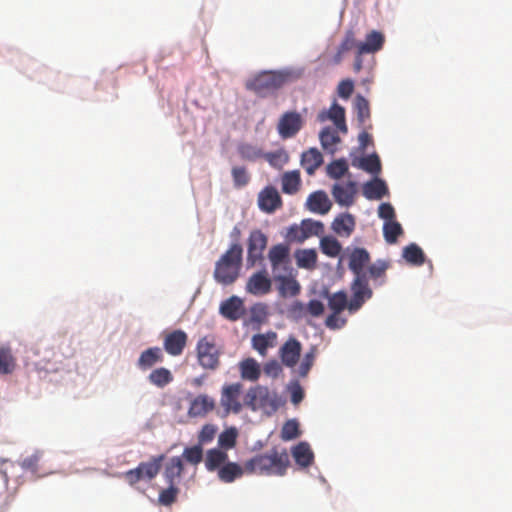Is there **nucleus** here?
<instances>
[{"label":"nucleus","instance_id":"nucleus-1","mask_svg":"<svg viewBox=\"0 0 512 512\" xmlns=\"http://www.w3.org/2000/svg\"><path fill=\"white\" fill-rule=\"evenodd\" d=\"M348 259V267L354 275L350 285L352 292L350 309L359 310L373 296L369 278L375 286L383 285L386 282V271L389 268V262L379 259L369 265L366 271L365 267L370 263L371 257L370 253L361 247L353 248L348 254Z\"/></svg>","mask_w":512,"mask_h":512},{"label":"nucleus","instance_id":"nucleus-2","mask_svg":"<svg viewBox=\"0 0 512 512\" xmlns=\"http://www.w3.org/2000/svg\"><path fill=\"white\" fill-rule=\"evenodd\" d=\"M290 466V458L285 448L273 447L265 453L256 454L245 461L247 474L264 476H284Z\"/></svg>","mask_w":512,"mask_h":512},{"label":"nucleus","instance_id":"nucleus-3","mask_svg":"<svg viewBox=\"0 0 512 512\" xmlns=\"http://www.w3.org/2000/svg\"><path fill=\"white\" fill-rule=\"evenodd\" d=\"M243 248L239 243H233L215 263L214 279L222 285H231L239 277L242 267Z\"/></svg>","mask_w":512,"mask_h":512},{"label":"nucleus","instance_id":"nucleus-4","mask_svg":"<svg viewBox=\"0 0 512 512\" xmlns=\"http://www.w3.org/2000/svg\"><path fill=\"white\" fill-rule=\"evenodd\" d=\"M287 81V75L277 71H264L250 79L246 88L260 97H266L280 89Z\"/></svg>","mask_w":512,"mask_h":512},{"label":"nucleus","instance_id":"nucleus-5","mask_svg":"<svg viewBox=\"0 0 512 512\" xmlns=\"http://www.w3.org/2000/svg\"><path fill=\"white\" fill-rule=\"evenodd\" d=\"M165 455L153 456L149 461L141 462L136 468L130 469L123 474L126 482L134 486L139 481H151L160 472Z\"/></svg>","mask_w":512,"mask_h":512},{"label":"nucleus","instance_id":"nucleus-6","mask_svg":"<svg viewBox=\"0 0 512 512\" xmlns=\"http://www.w3.org/2000/svg\"><path fill=\"white\" fill-rule=\"evenodd\" d=\"M197 357L199 364L210 370H215L220 364L221 351L215 343L213 336H204L197 343Z\"/></svg>","mask_w":512,"mask_h":512},{"label":"nucleus","instance_id":"nucleus-7","mask_svg":"<svg viewBox=\"0 0 512 512\" xmlns=\"http://www.w3.org/2000/svg\"><path fill=\"white\" fill-rule=\"evenodd\" d=\"M267 236L261 230H253L248 238L247 265L255 266L263 259V253L267 247Z\"/></svg>","mask_w":512,"mask_h":512},{"label":"nucleus","instance_id":"nucleus-8","mask_svg":"<svg viewBox=\"0 0 512 512\" xmlns=\"http://www.w3.org/2000/svg\"><path fill=\"white\" fill-rule=\"evenodd\" d=\"M303 127V118L296 111L285 112L277 124L278 134L282 139L294 137Z\"/></svg>","mask_w":512,"mask_h":512},{"label":"nucleus","instance_id":"nucleus-9","mask_svg":"<svg viewBox=\"0 0 512 512\" xmlns=\"http://www.w3.org/2000/svg\"><path fill=\"white\" fill-rule=\"evenodd\" d=\"M241 391L242 384L240 383L225 385L222 388L220 403L226 415L229 413L237 414L241 411L242 405L239 400Z\"/></svg>","mask_w":512,"mask_h":512},{"label":"nucleus","instance_id":"nucleus-10","mask_svg":"<svg viewBox=\"0 0 512 512\" xmlns=\"http://www.w3.org/2000/svg\"><path fill=\"white\" fill-rule=\"evenodd\" d=\"M246 292L254 296H262L271 292L272 280L268 272L263 269L253 273L247 280Z\"/></svg>","mask_w":512,"mask_h":512},{"label":"nucleus","instance_id":"nucleus-11","mask_svg":"<svg viewBox=\"0 0 512 512\" xmlns=\"http://www.w3.org/2000/svg\"><path fill=\"white\" fill-rule=\"evenodd\" d=\"M188 342V335L181 329L165 334L163 347L171 356H179L183 353Z\"/></svg>","mask_w":512,"mask_h":512},{"label":"nucleus","instance_id":"nucleus-12","mask_svg":"<svg viewBox=\"0 0 512 512\" xmlns=\"http://www.w3.org/2000/svg\"><path fill=\"white\" fill-rule=\"evenodd\" d=\"M317 119L319 122L331 120L336 126V129L342 133H347V125L345 121V109L337 102H334L329 110H322Z\"/></svg>","mask_w":512,"mask_h":512},{"label":"nucleus","instance_id":"nucleus-13","mask_svg":"<svg viewBox=\"0 0 512 512\" xmlns=\"http://www.w3.org/2000/svg\"><path fill=\"white\" fill-rule=\"evenodd\" d=\"M258 205L262 211L272 213L282 205V200L274 187H266L259 193Z\"/></svg>","mask_w":512,"mask_h":512},{"label":"nucleus","instance_id":"nucleus-14","mask_svg":"<svg viewBox=\"0 0 512 512\" xmlns=\"http://www.w3.org/2000/svg\"><path fill=\"white\" fill-rule=\"evenodd\" d=\"M356 193V183L353 181H348L345 184H335L332 188V195L335 201L343 206L352 205Z\"/></svg>","mask_w":512,"mask_h":512},{"label":"nucleus","instance_id":"nucleus-15","mask_svg":"<svg viewBox=\"0 0 512 512\" xmlns=\"http://www.w3.org/2000/svg\"><path fill=\"white\" fill-rule=\"evenodd\" d=\"M279 353L281 361L285 366L294 367L301 354V344L295 338H291L283 344Z\"/></svg>","mask_w":512,"mask_h":512},{"label":"nucleus","instance_id":"nucleus-16","mask_svg":"<svg viewBox=\"0 0 512 512\" xmlns=\"http://www.w3.org/2000/svg\"><path fill=\"white\" fill-rule=\"evenodd\" d=\"M215 408V400L205 394L195 397L189 406L188 414L191 417H203Z\"/></svg>","mask_w":512,"mask_h":512},{"label":"nucleus","instance_id":"nucleus-17","mask_svg":"<svg viewBox=\"0 0 512 512\" xmlns=\"http://www.w3.org/2000/svg\"><path fill=\"white\" fill-rule=\"evenodd\" d=\"M219 312L224 318L237 321L243 315V301L237 296H231L221 303Z\"/></svg>","mask_w":512,"mask_h":512},{"label":"nucleus","instance_id":"nucleus-18","mask_svg":"<svg viewBox=\"0 0 512 512\" xmlns=\"http://www.w3.org/2000/svg\"><path fill=\"white\" fill-rule=\"evenodd\" d=\"M307 207L313 213L326 214L331 209V201L324 191H316L309 195L307 199Z\"/></svg>","mask_w":512,"mask_h":512},{"label":"nucleus","instance_id":"nucleus-19","mask_svg":"<svg viewBox=\"0 0 512 512\" xmlns=\"http://www.w3.org/2000/svg\"><path fill=\"white\" fill-rule=\"evenodd\" d=\"M384 41V35L379 31L373 30L366 35L365 41L358 43V52L359 54L375 53L382 49Z\"/></svg>","mask_w":512,"mask_h":512},{"label":"nucleus","instance_id":"nucleus-20","mask_svg":"<svg viewBox=\"0 0 512 512\" xmlns=\"http://www.w3.org/2000/svg\"><path fill=\"white\" fill-rule=\"evenodd\" d=\"M246 473L245 464L243 466L236 462L227 461L218 471L217 475L220 481L232 483Z\"/></svg>","mask_w":512,"mask_h":512},{"label":"nucleus","instance_id":"nucleus-21","mask_svg":"<svg viewBox=\"0 0 512 512\" xmlns=\"http://www.w3.org/2000/svg\"><path fill=\"white\" fill-rule=\"evenodd\" d=\"M276 340V332L268 331L264 334L253 335L251 343L253 349H255L262 357H265L267 355V350L276 345Z\"/></svg>","mask_w":512,"mask_h":512},{"label":"nucleus","instance_id":"nucleus-22","mask_svg":"<svg viewBox=\"0 0 512 512\" xmlns=\"http://www.w3.org/2000/svg\"><path fill=\"white\" fill-rule=\"evenodd\" d=\"M333 231L342 237H349L355 229V219L349 213L337 216L332 222Z\"/></svg>","mask_w":512,"mask_h":512},{"label":"nucleus","instance_id":"nucleus-23","mask_svg":"<svg viewBox=\"0 0 512 512\" xmlns=\"http://www.w3.org/2000/svg\"><path fill=\"white\" fill-rule=\"evenodd\" d=\"M322 163L323 156L317 148H310L301 156V165L309 175H313Z\"/></svg>","mask_w":512,"mask_h":512},{"label":"nucleus","instance_id":"nucleus-24","mask_svg":"<svg viewBox=\"0 0 512 512\" xmlns=\"http://www.w3.org/2000/svg\"><path fill=\"white\" fill-rule=\"evenodd\" d=\"M227 459V452L219 448L209 449L204 458L205 468L210 472L218 471L227 462Z\"/></svg>","mask_w":512,"mask_h":512},{"label":"nucleus","instance_id":"nucleus-25","mask_svg":"<svg viewBox=\"0 0 512 512\" xmlns=\"http://www.w3.org/2000/svg\"><path fill=\"white\" fill-rule=\"evenodd\" d=\"M164 355L160 347H150L144 350L138 359L137 365L142 370H147L156 363L162 362Z\"/></svg>","mask_w":512,"mask_h":512},{"label":"nucleus","instance_id":"nucleus-26","mask_svg":"<svg viewBox=\"0 0 512 512\" xmlns=\"http://www.w3.org/2000/svg\"><path fill=\"white\" fill-rule=\"evenodd\" d=\"M292 456L297 465L302 468L309 467L314 460V454L306 442H300L292 448Z\"/></svg>","mask_w":512,"mask_h":512},{"label":"nucleus","instance_id":"nucleus-27","mask_svg":"<svg viewBox=\"0 0 512 512\" xmlns=\"http://www.w3.org/2000/svg\"><path fill=\"white\" fill-rule=\"evenodd\" d=\"M388 193L386 183L379 178L368 181L363 186V195L369 200H379Z\"/></svg>","mask_w":512,"mask_h":512},{"label":"nucleus","instance_id":"nucleus-28","mask_svg":"<svg viewBox=\"0 0 512 512\" xmlns=\"http://www.w3.org/2000/svg\"><path fill=\"white\" fill-rule=\"evenodd\" d=\"M241 378L249 381H257L261 375L259 363L254 358H246L239 363Z\"/></svg>","mask_w":512,"mask_h":512},{"label":"nucleus","instance_id":"nucleus-29","mask_svg":"<svg viewBox=\"0 0 512 512\" xmlns=\"http://www.w3.org/2000/svg\"><path fill=\"white\" fill-rule=\"evenodd\" d=\"M319 139L325 151L330 154L336 152V145L340 142V137L336 129L324 127L319 134Z\"/></svg>","mask_w":512,"mask_h":512},{"label":"nucleus","instance_id":"nucleus-30","mask_svg":"<svg viewBox=\"0 0 512 512\" xmlns=\"http://www.w3.org/2000/svg\"><path fill=\"white\" fill-rule=\"evenodd\" d=\"M351 300L348 301L347 294L344 291H338L328 296V307L332 312L341 313L344 309H348L350 313L357 310L350 309Z\"/></svg>","mask_w":512,"mask_h":512},{"label":"nucleus","instance_id":"nucleus-31","mask_svg":"<svg viewBox=\"0 0 512 512\" xmlns=\"http://www.w3.org/2000/svg\"><path fill=\"white\" fill-rule=\"evenodd\" d=\"M17 366L16 358L9 346L0 347V374L7 375L14 372Z\"/></svg>","mask_w":512,"mask_h":512},{"label":"nucleus","instance_id":"nucleus-32","mask_svg":"<svg viewBox=\"0 0 512 512\" xmlns=\"http://www.w3.org/2000/svg\"><path fill=\"white\" fill-rule=\"evenodd\" d=\"M184 465L182 459L178 456L172 457L165 467L164 477L168 484L175 485V480L179 479L183 473Z\"/></svg>","mask_w":512,"mask_h":512},{"label":"nucleus","instance_id":"nucleus-33","mask_svg":"<svg viewBox=\"0 0 512 512\" xmlns=\"http://www.w3.org/2000/svg\"><path fill=\"white\" fill-rule=\"evenodd\" d=\"M402 256L407 263L414 266H421L425 262L423 250L415 243H411L404 247Z\"/></svg>","mask_w":512,"mask_h":512},{"label":"nucleus","instance_id":"nucleus-34","mask_svg":"<svg viewBox=\"0 0 512 512\" xmlns=\"http://www.w3.org/2000/svg\"><path fill=\"white\" fill-rule=\"evenodd\" d=\"M301 184L300 172L293 170L285 172L282 176V191L286 194L296 193Z\"/></svg>","mask_w":512,"mask_h":512},{"label":"nucleus","instance_id":"nucleus-35","mask_svg":"<svg viewBox=\"0 0 512 512\" xmlns=\"http://www.w3.org/2000/svg\"><path fill=\"white\" fill-rule=\"evenodd\" d=\"M295 259L298 267L312 270L316 267L317 253L314 249L298 250Z\"/></svg>","mask_w":512,"mask_h":512},{"label":"nucleus","instance_id":"nucleus-36","mask_svg":"<svg viewBox=\"0 0 512 512\" xmlns=\"http://www.w3.org/2000/svg\"><path fill=\"white\" fill-rule=\"evenodd\" d=\"M237 152L241 159L249 162H254L263 156V150L251 143H240L237 146Z\"/></svg>","mask_w":512,"mask_h":512},{"label":"nucleus","instance_id":"nucleus-37","mask_svg":"<svg viewBox=\"0 0 512 512\" xmlns=\"http://www.w3.org/2000/svg\"><path fill=\"white\" fill-rule=\"evenodd\" d=\"M151 384L163 388L173 381L171 371L165 367L154 369L148 376Z\"/></svg>","mask_w":512,"mask_h":512},{"label":"nucleus","instance_id":"nucleus-38","mask_svg":"<svg viewBox=\"0 0 512 512\" xmlns=\"http://www.w3.org/2000/svg\"><path fill=\"white\" fill-rule=\"evenodd\" d=\"M320 249L328 257H337L342 250L340 242L332 236H324L320 240Z\"/></svg>","mask_w":512,"mask_h":512},{"label":"nucleus","instance_id":"nucleus-39","mask_svg":"<svg viewBox=\"0 0 512 512\" xmlns=\"http://www.w3.org/2000/svg\"><path fill=\"white\" fill-rule=\"evenodd\" d=\"M403 234V228L396 220L386 221L383 225V236L388 244H395Z\"/></svg>","mask_w":512,"mask_h":512},{"label":"nucleus","instance_id":"nucleus-40","mask_svg":"<svg viewBox=\"0 0 512 512\" xmlns=\"http://www.w3.org/2000/svg\"><path fill=\"white\" fill-rule=\"evenodd\" d=\"M289 256V250L286 246L282 244L275 245L271 247L269 250V260L271 262L273 270H275L278 266L285 263Z\"/></svg>","mask_w":512,"mask_h":512},{"label":"nucleus","instance_id":"nucleus-41","mask_svg":"<svg viewBox=\"0 0 512 512\" xmlns=\"http://www.w3.org/2000/svg\"><path fill=\"white\" fill-rule=\"evenodd\" d=\"M238 432L234 427L225 429L218 437L219 449L227 452L235 447L237 442Z\"/></svg>","mask_w":512,"mask_h":512},{"label":"nucleus","instance_id":"nucleus-42","mask_svg":"<svg viewBox=\"0 0 512 512\" xmlns=\"http://www.w3.org/2000/svg\"><path fill=\"white\" fill-rule=\"evenodd\" d=\"M264 158L272 167L281 169L289 161V156L284 150L274 152H263Z\"/></svg>","mask_w":512,"mask_h":512},{"label":"nucleus","instance_id":"nucleus-43","mask_svg":"<svg viewBox=\"0 0 512 512\" xmlns=\"http://www.w3.org/2000/svg\"><path fill=\"white\" fill-rule=\"evenodd\" d=\"M304 234H302V237H305V239L311 237V236H319L324 231V225L320 221H315L313 219H304L301 222Z\"/></svg>","mask_w":512,"mask_h":512},{"label":"nucleus","instance_id":"nucleus-44","mask_svg":"<svg viewBox=\"0 0 512 512\" xmlns=\"http://www.w3.org/2000/svg\"><path fill=\"white\" fill-rule=\"evenodd\" d=\"M182 456L188 463L198 465L203 460V446L196 444L191 447H186Z\"/></svg>","mask_w":512,"mask_h":512},{"label":"nucleus","instance_id":"nucleus-45","mask_svg":"<svg viewBox=\"0 0 512 512\" xmlns=\"http://www.w3.org/2000/svg\"><path fill=\"white\" fill-rule=\"evenodd\" d=\"M267 395L268 389L264 386L258 385L248 390L245 397V403L248 407H251L253 410H255L258 398H264Z\"/></svg>","mask_w":512,"mask_h":512},{"label":"nucleus","instance_id":"nucleus-46","mask_svg":"<svg viewBox=\"0 0 512 512\" xmlns=\"http://www.w3.org/2000/svg\"><path fill=\"white\" fill-rule=\"evenodd\" d=\"M348 171V164L345 159H338L327 166V174L333 179H340Z\"/></svg>","mask_w":512,"mask_h":512},{"label":"nucleus","instance_id":"nucleus-47","mask_svg":"<svg viewBox=\"0 0 512 512\" xmlns=\"http://www.w3.org/2000/svg\"><path fill=\"white\" fill-rule=\"evenodd\" d=\"M231 175L234 186L236 188H242L246 186L250 181V175L244 166H234L231 169Z\"/></svg>","mask_w":512,"mask_h":512},{"label":"nucleus","instance_id":"nucleus-48","mask_svg":"<svg viewBox=\"0 0 512 512\" xmlns=\"http://www.w3.org/2000/svg\"><path fill=\"white\" fill-rule=\"evenodd\" d=\"M217 431H218V428L214 424L209 423V424L203 425L201 430L198 433V436H197V439H198L197 444L204 446V445L211 443L214 440Z\"/></svg>","mask_w":512,"mask_h":512},{"label":"nucleus","instance_id":"nucleus-49","mask_svg":"<svg viewBox=\"0 0 512 512\" xmlns=\"http://www.w3.org/2000/svg\"><path fill=\"white\" fill-rule=\"evenodd\" d=\"M359 167L371 174H378L381 170V163L378 155L372 154L360 160Z\"/></svg>","mask_w":512,"mask_h":512},{"label":"nucleus","instance_id":"nucleus-50","mask_svg":"<svg viewBox=\"0 0 512 512\" xmlns=\"http://www.w3.org/2000/svg\"><path fill=\"white\" fill-rule=\"evenodd\" d=\"M300 434L299 424L295 419L288 420L284 423L281 429V439L284 441H290L297 438Z\"/></svg>","mask_w":512,"mask_h":512},{"label":"nucleus","instance_id":"nucleus-51","mask_svg":"<svg viewBox=\"0 0 512 512\" xmlns=\"http://www.w3.org/2000/svg\"><path fill=\"white\" fill-rule=\"evenodd\" d=\"M355 109L357 112V118L359 122L364 123L370 118V107L369 102L361 95H358L355 99Z\"/></svg>","mask_w":512,"mask_h":512},{"label":"nucleus","instance_id":"nucleus-52","mask_svg":"<svg viewBox=\"0 0 512 512\" xmlns=\"http://www.w3.org/2000/svg\"><path fill=\"white\" fill-rule=\"evenodd\" d=\"M280 291L283 295L289 294L295 296L300 292V285L295 279L279 277Z\"/></svg>","mask_w":512,"mask_h":512},{"label":"nucleus","instance_id":"nucleus-53","mask_svg":"<svg viewBox=\"0 0 512 512\" xmlns=\"http://www.w3.org/2000/svg\"><path fill=\"white\" fill-rule=\"evenodd\" d=\"M178 488L173 484H169L167 489H164L160 492L158 501L161 505L170 506L176 501Z\"/></svg>","mask_w":512,"mask_h":512},{"label":"nucleus","instance_id":"nucleus-54","mask_svg":"<svg viewBox=\"0 0 512 512\" xmlns=\"http://www.w3.org/2000/svg\"><path fill=\"white\" fill-rule=\"evenodd\" d=\"M42 453L40 451H35L31 456L23 459L19 465L22 469L31 471L32 473H36L39 469V462L41 460Z\"/></svg>","mask_w":512,"mask_h":512},{"label":"nucleus","instance_id":"nucleus-55","mask_svg":"<svg viewBox=\"0 0 512 512\" xmlns=\"http://www.w3.org/2000/svg\"><path fill=\"white\" fill-rule=\"evenodd\" d=\"M288 312H289V315L296 320L303 319V318L307 317V315H308L307 314V306L304 305L300 301L293 302L290 305Z\"/></svg>","mask_w":512,"mask_h":512},{"label":"nucleus","instance_id":"nucleus-56","mask_svg":"<svg viewBox=\"0 0 512 512\" xmlns=\"http://www.w3.org/2000/svg\"><path fill=\"white\" fill-rule=\"evenodd\" d=\"M378 216L386 221L395 220V210L390 203H382L378 208Z\"/></svg>","mask_w":512,"mask_h":512},{"label":"nucleus","instance_id":"nucleus-57","mask_svg":"<svg viewBox=\"0 0 512 512\" xmlns=\"http://www.w3.org/2000/svg\"><path fill=\"white\" fill-rule=\"evenodd\" d=\"M263 371L267 376L277 378L282 372V367L277 360H270L265 363Z\"/></svg>","mask_w":512,"mask_h":512},{"label":"nucleus","instance_id":"nucleus-58","mask_svg":"<svg viewBox=\"0 0 512 512\" xmlns=\"http://www.w3.org/2000/svg\"><path fill=\"white\" fill-rule=\"evenodd\" d=\"M337 90L341 98L348 99L354 91V83L350 79L342 80L339 83Z\"/></svg>","mask_w":512,"mask_h":512},{"label":"nucleus","instance_id":"nucleus-59","mask_svg":"<svg viewBox=\"0 0 512 512\" xmlns=\"http://www.w3.org/2000/svg\"><path fill=\"white\" fill-rule=\"evenodd\" d=\"M326 326L331 329H340L346 324V319L340 317V313L332 312L330 314L326 321Z\"/></svg>","mask_w":512,"mask_h":512},{"label":"nucleus","instance_id":"nucleus-60","mask_svg":"<svg viewBox=\"0 0 512 512\" xmlns=\"http://www.w3.org/2000/svg\"><path fill=\"white\" fill-rule=\"evenodd\" d=\"M324 312V304L317 300V299H313V300H310L308 305H307V314L310 315V316H313V317H319L323 314Z\"/></svg>","mask_w":512,"mask_h":512},{"label":"nucleus","instance_id":"nucleus-61","mask_svg":"<svg viewBox=\"0 0 512 512\" xmlns=\"http://www.w3.org/2000/svg\"><path fill=\"white\" fill-rule=\"evenodd\" d=\"M314 361V355L312 353H307L298 369V373L301 377H305L310 371Z\"/></svg>","mask_w":512,"mask_h":512},{"label":"nucleus","instance_id":"nucleus-62","mask_svg":"<svg viewBox=\"0 0 512 512\" xmlns=\"http://www.w3.org/2000/svg\"><path fill=\"white\" fill-rule=\"evenodd\" d=\"M357 45H358V43H356V40L354 38V33L349 31L346 33L345 38L339 45V48L341 49V51L348 52L354 48L357 49Z\"/></svg>","mask_w":512,"mask_h":512},{"label":"nucleus","instance_id":"nucleus-63","mask_svg":"<svg viewBox=\"0 0 512 512\" xmlns=\"http://www.w3.org/2000/svg\"><path fill=\"white\" fill-rule=\"evenodd\" d=\"M302 234H304L302 225H293L289 228L287 237L290 241L303 242L306 239L305 237H302Z\"/></svg>","mask_w":512,"mask_h":512},{"label":"nucleus","instance_id":"nucleus-64","mask_svg":"<svg viewBox=\"0 0 512 512\" xmlns=\"http://www.w3.org/2000/svg\"><path fill=\"white\" fill-rule=\"evenodd\" d=\"M15 467H16L15 463L8 459L0 460V474L2 475L6 485L8 484V480H9V475H8L9 469H15Z\"/></svg>","mask_w":512,"mask_h":512}]
</instances>
